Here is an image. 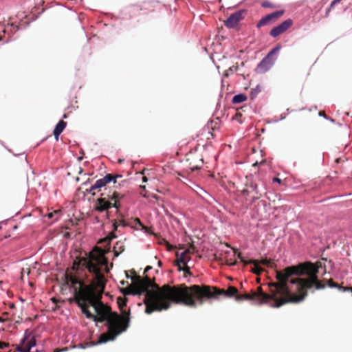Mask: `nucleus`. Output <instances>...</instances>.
<instances>
[{
  "instance_id": "1",
  "label": "nucleus",
  "mask_w": 352,
  "mask_h": 352,
  "mask_svg": "<svg viewBox=\"0 0 352 352\" xmlns=\"http://www.w3.org/2000/svg\"><path fill=\"white\" fill-rule=\"evenodd\" d=\"M124 295H141L145 293L144 303L146 305V313L160 311L170 307L171 304H182L188 307H195L198 302L202 305L205 299L217 298L224 295L227 297H235L238 290L230 286L227 290L206 285H193L190 287L185 284L174 286L164 285L160 287L154 279L147 276L141 278L135 276L132 278V284L122 289Z\"/></svg>"
},
{
  "instance_id": "2",
  "label": "nucleus",
  "mask_w": 352,
  "mask_h": 352,
  "mask_svg": "<svg viewBox=\"0 0 352 352\" xmlns=\"http://www.w3.org/2000/svg\"><path fill=\"white\" fill-rule=\"evenodd\" d=\"M104 253L100 248H96L89 257L81 259L77 263L82 264L89 273L94 275L98 287L92 293L90 289H87L84 298L80 299L81 303L78 307L87 318L100 322L106 320L108 327V331L100 336L97 342L87 343V346L113 340L118 335L126 331L130 323L129 311H124L123 316H120L117 312H112L110 307L104 305L101 301L107 281L102 269L104 267V272H109Z\"/></svg>"
},
{
  "instance_id": "3",
  "label": "nucleus",
  "mask_w": 352,
  "mask_h": 352,
  "mask_svg": "<svg viewBox=\"0 0 352 352\" xmlns=\"http://www.w3.org/2000/svg\"><path fill=\"white\" fill-rule=\"evenodd\" d=\"M277 282L268 284L270 293L263 292L262 287H257L256 292L252 291L255 302L261 305L266 304L272 307H280L287 303H298L303 300V296H297L289 288L290 278L285 268L276 272Z\"/></svg>"
},
{
  "instance_id": "4",
  "label": "nucleus",
  "mask_w": 352,
  "mask_h": 352,
  "mask_svg": "<svg viewBox=\"0 0 352 352\" xmlns=\"http://www.w3.org/2000/svg\"><path fill=\"white\" fill-rule=\"evenodd\" d=\"M322 267L325 273V266L321 261H317L315 263L305 262L285 268V272L290 278V283L296 286L297 296H303L304 300L307 295L308 289L315 287L316 289H321L325 287V285L318 278L319 269Z\"/></svg>"
},
{
  "instance_id": "5",
  "label": "nucleus",
  "mask_w": 352,
  "mask_h": 352,
  "mask_svg": "<svg viewBox=\"0 0 352 352\" xmlns=\"http://www.w3.org/2000/svg\"><path fill=\"white\" fill-rule=\"evenodd\" d=\"M93 276H94V274ZM65 280L67 284L70 285V286L74 289V299L78 305L81 303L79 302L80 301V299L81 300V298L82 299L84 298V295L87 289H90L92 293L98 288L96 286V281L94 278V282L91 284L86 285L78 276L72 274L66 273Z\"/></svg>"
},
{
  "instance_id": "6",
  "label": "nucleus",
  "mask_w": 352,
  "mask_h": 352,
  "mask_svg": "<svg viewBox=\"0 0 352 352\" xmlns=\"http://www.w3.org/2000/svg\"><path fill=\"white\" fill-rule=\"evenodd\" d=\"M122 197L123 196L120 195L119 192L114 191L111 196L109 195V198L111 201H113V203L107 199L105 197H100L98 199L96 202L95 209L99 212L106 211L111 207L118 209L120 206V200Z\"/></svg>"
},
{
  "instance_id": "7",
  "label": "nucleus",
  "mask_w": 352,
  "mask_h": 352,
  "mask_svg": "<svg viewBox=\"0 0 352 352\" xmlns=\"http://www.w3.org/2000/svg\"><path fill=\"white\" fill-rule=\"evenodd\" d=\"M280 49V46L275 47L261 60V62L258 65L256 68V71L258 73H265L272 67V66L274 64L276 60V58H274L273 56L277 54L279 52Z\"/></svg>"
},
{
  "instance_id": "8",
  "label": "nucleus",
  "mask_w": 352,
  "mask_h": 352,
  "mask_svg": "<svg viewBox=\"0 0 352 352\" xmlns=\"http://www.w3.org/2000/svg\"><path fill=\"white\" fill-rule=\"evenodd\" d=\"M119 175L107 174L103 178L98 179L94 185H92L89 189H87L86 191L91 193L92 195H95L96 191L100 192L102 188L105 187L109 183L113 182L114 184L116 182V178L120 177Z\"/></svg>"
},
{
  "instance_id": "9",
  "label": "nucleus",
  "mask_w": 352,
  "mask_h": 352,
  "mask_svg": "<svg viewBox=\"0 0 352 352\" xmlns=\"http://www.w3.org/2000/svg\"><path fill=\"white\" fill-rule=\"evenodd\" d=\"M114 238H116V235L113 233V232H111L108 236H107L106 237L103 238V239H101L98 241V243L100 244H102L104 245V248H107V249H102V248H100V249L103 251V252H105L104 256H105L106 254H107L109 252V245H110V243L111 241V240ZM98 248V246H96L95 248H94V249L88 254H86V256L85 257H80V258H77V260H76V262L74 263V265H76V271L78 270L80 266H82L83 267V265L82 264H77L81 259L82 258H87L89 256L90 254L95 250V248ZM98 248H100V247H98ZM106 258H107L106 256H104ZM108 261V259H107ZM84 267H85L84 266Z\"/></svg>"
},
{
  "instance_id": "10",
  "label": "nucleus",
  "mask_w": 352,
  "mask_h": 352,
  "mask_svg": "<svg viewBox=\"0 0 352 352\" xmlns=\"http://www.w3.org/2000/svg\"><path fill=\"white\" fill-rule=\"evenodd\" d=\"M36 346V340L34 336L28 331H25L23 338L20 344L16 346V351L20 352H30L32 347Z\"/></svg>"
},
{
  "instance_id": "11",
  "label": "nucleus",
  "mask_w": 352,
  "mask_h": 352,
  "mask_svg": "<svg viewBox=\"0 0 352 352\" xmlns=\"http://www.w3.org/2000/svg\"><path fill=\"white\" fill-rule=\"evenodd\" d=\"M0 30L4 36L3 43H8L12 36L19 30V25L12 22H8L6 24L0 23Z\"/></svg>"
},
{
  "instance_id": "12",
  "label": "nucleus",
  "mask_w": 352,
  "mask_h": 352,
  "mask_svg": "<svg viewBox=\"0 0 352 352\" xmlns=\"http://www.w3.org/2000/svg\"><path fill=\"white\" fill-rule=\"evenodd\" d=\"M187 161L189 162L190 168L192 171L201 169L204 164L203 156L198 153H189Z\"/></svg>"
},
{
  "instance_id": "13",
  "label": "nucleus",
  "mask_w": 352,
  "mask_h": 352,
  "mask_svg": "<svg viewBox=\"0 0 352 352\" xmlns=\"http://www.w3.org/2000/svg\"><path fill=\"white\" fill-rule=\"evenodd\" d=\"M283 10H278L263 17L257 23V28L272 24L283 16Z\"/></svg>"
},
{
  "instance_id": "14",
  "label": "nucleus",
  "mask_w": 352,
  "mask_h": 352,
  "mask_svg": "<svg viewBox=\"0 0 352 352\" xmlns=\"http://www.w3.org/2000/svg\"><path fill=\"white\" fill-rule=\"evenodd\" d=\"M245 14V10H239L232 14L227 20L224 21V25L228 28H234L238 23L244 18Z\"/></svg>"
},
{
  "instance_id": "15",
  "label": "nucleus",
  "mask_w": 352,
  "mask_h": 352,
  "mask_svg": "<svg viewBox=\"0 0 352 352\" xmlns=\"http://www.w3.org/2000/svg\"><path fill=\"white\" fill-rule=\"evenodd\" d=\"M292 25L293 21L290 19H288L277 26L273 28L271 30L270 34L272 37H277L278 36L286 32L290 27H292Z\"/></svg>"
},
{
  "instance_id": "16",
  "label": "nucleus",
  "mask_w": 352,
  "mask_h": 352,
  "mask_svg": "<svg viewBox=\"0 0 352 352\" xmlns=\"http://www.w3.org/2000/svg\"><path fill=\"white\" fill-rule=\"evenodd\" d=\"M188 254L189 250H185L179 256L178 254H177V259L176 261V265L177 266L179 271H182V265H186V263L190 259Z\"/></svg>"
},
{
  "instance_id": "17",
  "label": "nucleus",
  "mask_w": 352,
  "mask_h": 352,
  "mask_svg": "<svg viewBox=\"0 0 352 352\" xmlns=\"http://www.w3.org/2000/svg\"><path fill=\"white\" fill-rule=\"evenodd\" d=\"M248 264L254 265V267L251 269V272L255 274L259 275L263 271V269L258 265V260L250 259L248 261H245V265Z\"/></svg>"
},
{
  "instance_id": "18",
  "label": "nucleus",
  "mask_w": 352,
  "mask_h": 352,
  "mask_svg": "<svg viewBox=\"0 0 352 352\" xmlns=\"http://www.w3.org/2000/svg\"><path fill=\"white\" fill-rule=\"evenodd\" d=\"M67 123L63 120H60L59 122L55 126L54 130V135L56 140H58L60 134L63 132V131L66 127Z\"/></svg>"
},
{
  "instance_id": "19",
  "label": "nucleus",
  "mask_w": 352,
  "mask_h": 352,
  "mask_svg": "<svg viewBox=\"0 0 352 352\" xmlns=\"http://www.w3.org/2000/svg\"><path fill=\"white\" fill-rule=\"evenodd\" d=\"M327 283L330 287H336L342 292L351 291L352 292V287H343L335 283L331 278L328 280Z\"/></svg>"
},
{
  "instance_id": "20",
  "label": "nucleus",
  "mask_w": 352,
  "mask_h": 352,
  "mask_svg": "<svg viewBox=\"0 0 352 352\" xmlns=\"http://www.w3.org/2000/svg\"><path fill=\"white\" fill-rule=\"evenodd\" d=\"M125 250L124 243L118 241L113 246V254L115 256H118Z\"/></svg>"
},
{
  "instance_id": "21",
  "label": "nucleus",
  "mask_w": 352,
  "mask_h": 352,
  "mask_svg": "<svg viewBox=\"0 0 352 352\" xmlns=\"http://www.w3.org/2000/svg\"><path fill=\"white\" fill-rule=\"evenodd\" d=\"M244 300L255 301L254 296H253V293L251 292L250 294L236 295V300L241 301V300Z\"/></svg>"
},
{
  "instance_id": "22",
  "label": "nucleus",
  "mask_w": 352,
  "mask_h": 352,
  "mask_svg": "<svg viewBox=\"0 0 352 352\" xmlns=\"http://www.w3.org/2000/svg\"><path fill=\"white\" fill-rule=\"evenodd\" d=\"M247 100L246 95L243 94H240L235 95L232 100V102L233 104H239Z\"/></svg>"
},
{
  "instance_id": "23",
  "label": "nucleus",
  "mask_w": 352,
  "mask_h": 352,
  "mask_svg": "<svg viewBox=\"0 0 352 352\" xmlns=\"http://www.w3.org/2000/svg\"><path fill=\"white\" fill-rule=\"evenodd\" d=\"M126 302L127 299L125 298L119 297L118 298V303L119 305V307L122 311V314L120 316H123V312L126 311L124 309V307H126ZM127 311L130 312V310H128Z\"/></svg>"
},
{
  "instance_id": "24",
  "label": "nucleus",
  "mask_w": 352,
  "mask_h": 352,
  "mask_svg": "<svg viewBox=\"0 0 352 352\" xmlns=\"http://www.w3.org/2000/svg\"><path fill=\"white\" fill-rule=\"evenodd\" d=\"M46 217L48 219H53L54 221H56L60 217V210H54L53 212H49L47 214H46Z\"/></svg>"
},
{
  "instance_id": "25",
  "label": "nucleus",
  "mask_w": 352,
  "mask_h": 352,
  "mask_svg": "<svg viewBox=\"0 0 352 352\" xmlns=\"http://www.w3.org/2000/svg\"><path fill=\"white\" fill-rule=\"evenodd\" d=\"M238 69L237 65H233L226 69L223 74V76L228 78L230 74H232L234 72L236 71Z\"/></svg>"
},
{
  "instance_id": "26",
  "label": "nucleus",
  "mask_w": 352,
  "mask_h": 352,
  "mask_svg": "<svg viewBox=\"0 0 352 352\" xmlns=\"http://www.w3.org/2000/svg\"><path fill=\"white\" fill-rule=\"evenodd\" d=\"M342 0H333L332 2L331 3L329 8L326 11V13H325V16H328L329 15V13L331 12V10L333 8V7L338 3H340V1H342Z\"/></svg>"
},
{
  "instance_id": "27",
  "label": "nucleus",
  "mask_w": 352,
  "mask_h": 352,
  "mask_svg": "<svg viewBox=\"0 0 352 352\" xmlns=\"http://www.w3.org/2000/svg\"><path fill=\"white\" fill-rule=\"evenodd\" d=\"M250 188L252 191H254L255 194L252 196V199H257L260 197V195H258V193L257 192V186L256 185L252 184L250 186Z\"/></svg>"
},
{
  "instance_id": "28",
  "label": "nucleus",
  "mask_w": 352,
  "mask_h": 352,
  "mask_svg": "<svg viewBox=\"0 0 352 352\" xmlns=\"http://www.w3.org/2000/svg\"><path fill=\"white\" fill-rule=\"evenodd\" d=\"M120 225H122V226H126V224L124 223V220H122V219H121V220H119L118 221H116L113 223V227H114V230H117V228H118V226H120Z\"/></svg>"
},
{
  "instance_id": "29",
  "label": "nucleus",
  "mask_w": 352,
  "mask_h": 352,
  "mask_svg": "<svg viewBox=\"0 0 352 352\" xmlns=\"http://www.w3.org/2000/svg\"><path fill=\"white\" fill-rule=\"evenodd\" d=\"M272 263V261L270 259H267V258H263V259H261V261H258V264H263L264 265H267V266H270Z\"/></svg>"
},
{
  "instance_id": "30",
  "label": "nucleus",
  "mask_w": 352,
  "mask_h": 352,
  "mask_svg": "<svg viewBox=\"0 0 352 352\" xmlns=\"http://www.w3.org/2000/svg\"><path fill=\"white\" fill-rule=\"evenodd\" d=\"M182 271L184 272L185 276H186L187 274H189V275L190 274V268L186 265H182Z\"/></svg>"
},
{
  "instance_id": "31",
  "label": "nucleus",
  "mask_w": 352,
  "mask_h": 352,
  "mask_svg": "<svg viewBox=\"0 0 352 352\" xmlns=\"http://www.w3.org/2000/svg\"><path fill=\"white\" fill-rule=\"evenodd\" d=\"M8 313L4 312L2 314V316H0V322H6V321L8 320Z\"/></svg>"
},
{
  "instance_id": "32",
  "label": "nucleus",
  "mask_w": 352,
  "mask_h": 352,
  "mask_svg": "<svg viewBox=\"0 0 352 352\" xmlns=\"http://www.w3.org/2000/svg\"><path fill=\"white\" fill-rule=\"evenodd\" d=\"M140 188L142 189V191L140 192V195L142 196H143L144 197H146L147 195H146V192H144L146 191V186H143V185H141L140 186Z\"/></svg>"
},
{
  "instance_id": "33",
  "label": "nucleus",
  "mask_w": 352,
  "mask_h": 352,
  "mask_svg": "<svg viewBox=\"0 0 352 352\" xmlns=\"http://www.w3.org/2000/svg\"><path fill=\"white\" fill-rule=\"evenodd\" d=\"M9 346V343L0 341V349H3Z\"/></svg>"
},
{
  "instance_id": "34",
  "label": "nucleus",
  "mask_w": 352,
  "mask_h": 352,
  "mask_svg": "<svg viewBox=\"0 0 352 352\" xmlns=\"http://www.w3.org/2000/svg\"><path fill=\"white\" fill-rule=\"evenodd\" d=\"M151 4V3H144L143 9L147 10L150 8V7H151L152 6ZM141 10H142V8H141Z\"/></svg>"
},
{
  "instance_id": "35",
  "label": "nucleus",
  "mask_w": 352,
  "mask_h": 352,
  "mask_svg": "<svg viewBox=\"0 0 352 352\" xmlns=\"http://www.w3.org/2000/svg\"><path fill=\"white\" fill-rule=\"evenodd\" d=\"M195 250V247L194 246V245H190L189 248H188L186 250H189V254H190V253H194Z\"/></svg>"
},
{
  "instance_id": "36",
  "label": "nucleus",
  "mask_w": 352,
  "mask_h": 352,
  "mask_svg": "<svg viewBox=\"0 0 352 352\" xmlns=\"http://www.w3.org/2000/svg\"><path fill=\"white\" fill-rule=\"evenodd\" d=\"M258 92V91L257 89H252L251 91L252 98H254L256 96V95L257 94Z\"/></svg>"
},
{
  "instance_id": "37",
  "label": "nucleus",
  "mask_w": 352,
  "mask_h": 352,
  "mask_svg": "<svg viewBox=\"0 0 352 352\" xmlns=\"http://www.w3.org/2000/svg\"><path fill=\"white\" fill-rule=\"evenodd\" d=\"M237 256H238V258H240L241 261L243 262L244 265H245V261H248V260H245L244 259V258L242 256L241 252H239Z\"/></svg>"
},
{
  "instance_id": "38",
  "label": "nucleus",
  "mask_w": 352,
  "mask_h": 352,
  "mask_svg": "<svg viewBox=\"0 0 352 352\" xmlns=\"http://www.w3.org/2000/svg\"><path fill=\"white\" fill-rule=\"evenodd\" d=\"M318 115L320 116H323V117L327 118V116H326L325 111H319Z\"/></svg>"
},
{
  "instance_id": "39",
  "label": "nucleus",
  "mask_w": 352,
  "mask_h": 352,
  "mask_svg": "<svg viewBox=\"0 0 352 352\" xmlns=\"http://www.w3.org/2000/svg\"><path fill=\"white\" fill-rule=\"evenodd\" d=\"M262 6L264 7V8H267V7H270V3L267 1H265V2H263L262 3Z\"/></svg>"
},
{
  "instance_id": "40",
  "label": "nucleus",
  "mask_w": 352,
  "mask_h": 352,
  "mask_svg": "<svg viewBox=\"0 0 352 352\" xmlns=\"http://www.w3.org/2000/svg\"><path fill=\"white\" fill-rule=\"evenodd\" d=\"M249 192H250V190H249V189H244V190H243V191H242V193H243L244 195H249Z\"/></svg>"
},
{
  "instance_id": "41",
  "label": "nucleus",
  "mask_w": 352,
  "mask_h": 352,
  "mask_svg": "<svg viewBox=\"0 0 352 352\" xmlns=\"http://www.w3.org/2000/svg\"><path fill=\"white\" fill-rule=\"evenodd\" d=\"M273 182H277V183H278V184H280V183H281V179H279V178H278V177H274V178L273 179Z\"/></svg>"
},
{
  "instance_id": "42",
  "label": "nucleus",
  "mask_w": 352,
  "mask_h": 352,
  "mask_svg": "<svg viewBox=\"0 0 352 352\" xmlns=\"http://www.w3.org/2000/svg\"><path fill=\"white\" fill-rule=\"evenodd\" d=\"M135 221H137V222H138V223L141 226H142V228H143L144 229L147 230V228L144 227V226L142 224V223H141V221H140V220L139 219H135Z\"/></svg>"
},
{
  "instance_id": "43",
  "label": "nucleus",
  "mask_w": 352,
  "mask_h": 352,
  "mask_svg": "<svg viewBox=\"0 0 352 352\" xmlns=\"http://www.w3.org/2000/svg\"><path fill=\"white\" fill-rule=\"evenodd\" d=\"M152 269V267L151 266H147L145 270H144V274H146V272H148L149 270H151Z\"/></svg>"
},
{
  "instance_id": "44",
  "label": "nucleus",
  "mask_w": 352,
  "mask_h": 352,
  "mask_svg": "<svg viewBox=\"0 0 352 352\" xmlns=\"http://www.w3.org/2000/svg\"><path fill=\"white\" fill-rule=\"evenodd\" d=\"M147 181H148L147 177H146V176H144V177H142V182H146Z\"/></svg>"
},
{
  "instance_id": "45",
  "label": "nucleus",
  "mask_w": 352,
  "mask_h": 352,
  "mask_svg": "<svg viewBox=\"0 0 352 352\" xmlns=\"http://www.w3.org/2000/svg\"><path fill=\"white\" fill-rule=\"evenodd\" d=\"M236 261L232 262V263H228V262H227V264H228V265H236Z\"/></svg>"
},
{
  "instance_id": "46",
  "label": "nucleus",
  "mask_w": 352,
  "mask_h": 352,
  "mask_svg": "<svg viewBox=\"0 0 352 352\" xmlns=\"http://www.w3.org/2000/svg\"><path fill=\"white\" fill-rule=\"evenodd\" d=\"M168 250H171L173 249V247L170 246L168 243L167 244Z\"/></svg>"
},
{
  "instance_id": "47",
  "label": "nucleus",
  "mask_w": 352,
  "mask_h": 352,
  "mask_svg": "<svg viewBox=\"0 0 352 352\" xmlns=\"http://www.w3.org/2000/svg\"><path fill=\"white\" fill-rule=\"evenodd\" d=\"M158 264H159V265H162V262H161V261H159V262H158Z\"/></svg>"
},
{
  "instance_id": "48",
  "label": "nucleus",
  "mask_w": 352,
  "mask_h": 352,
  "mask_svg": "<svg viewBox=\"0 0 352 352\" xmlns=\"http://www.w3.org/2000/svg\"><path fill=\"white\" fill-rule=\"evenodd\" d=\"M55 352H58V351H55Z\"/></svg>"
}]
</instances>
